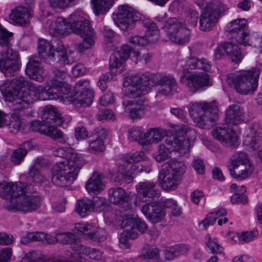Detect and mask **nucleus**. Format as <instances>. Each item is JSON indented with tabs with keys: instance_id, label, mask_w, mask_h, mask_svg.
Instances as JSON below:
<instances>
[{
	"instance_id": "obj_19",
	"label": "nucleus",
	"mask_w": 262,
	"mask_h": 262,
	"mask_svg": "<svg viewBox=\"0 0 262 262\" xmlns=\"http://www.w3.org/2000/svg\"><path fill=\"white\" fill-rule=\"evenodd\" d=\"M157 94L168 96L178 92V85L175 78L171 75L161 77L157 83Z\"/></svg>"
},
{
	"instance_id": "obj_27",
	"label": "nucleus",
	"mask_w": 262,
	"mask_h": 262,
	"mask_svg": "<svg viewBox=\"0 0 262 262\" xmlns=\"http://www.w3.org/2000/svg\"><path fill=\"white\" fill-rule=\"evenodd\" d=\"M102 174L98 172H94L88 180L85 185V188L89 193L98 194L105 187L102 182Z\"/></svg>"
},
{
	"instance_id": "obj_4",
	"label": "nucleus",
	"mask_w": 262,
	"mask_h": 262,
	"mask_svg": "<svg viewBox=\"0 0 262 262\" xmlns=\"http://www.w3.org/2000/svg\"><path fill=\"white\" fill-rule=\"evenodd\" d=\"M196 137L195 130L187 125L179 127L176 136H167L164 142L161 143L153 157L158 162L168 159L172 151L184 154L189 151L190 140Z\"/></svg>"
},
{
	"instance_id": "obj_38",
	"label": "nucleus",
	"mask_w": 262,
	"mask_h": 262,
	"mask_svg": "<svg viewBox=\"0 0 262 262\" xmlns=\"http://www.w3.org/2000/svg\"><path fill=\"white\" fill-rule=\"evenodd\" d=\"M114 0H92L93 9L96 15L106 13L113 6Z\"/></svg>"
},
{
	"instance_id": "obj_63",
	"label": "nucleus",
	"mask_w": 262,
	"mask_h": 262,
	"mask_svg": "<svg viewBox=\"0 0 262 262\" xmlns=\"http://www.w3.org/2000/svg\"><path fill=\"white\" fill-rule=\"evenodd\" d=\"M128 40L132 44L140 46H146L148 43V40L144 36L133 35L129 38Z\"/></svg>"
},
{
	"instance_id": "obj_10",
	"label": "nucleus",
	"mask_w": 262,
	"mask_h": 262,
	"mask_svg": "<svg viewBox=\"0 0 262 262\" xmlns=\"http://www.w3.org/2000/svg\"><path fill=\"white\" fill-rule=\"evenodd\" d=\"M203 11L200 18V29L203 31L211 30L216 25L221 15L224 14L228 8L220 2L214 1L204 4H198Z\"/></svg>"
},
{
	"instance_id": "obj_5",
	"label": "nucleus",
	"mask_w": 262,
	"mask_h": 262,
	"mask_svg": "<svg viewBox=\"0 0 262 262\" xmlns=\"http://www.w3.org/2000/svg\"><path fill=\"white\" fill-rule=\"evenodd\" d=\"M178 66L184 69L180 77V82L185 85L188 90L193 93L209 85L210 77L205 72L192 73L185 71L187 69H199L208 71L211 68V65L206 59H198L191 57L186 61L181 60Z\"/></svg>"
},
{
	"instance_id": "obj_29",
	"label": "nucleus",
	"mask_w": 262,
	"mask_h": 262,
	"mask_svg": "<svg viewBox=\"0 0 262 262\" xmlns=\"http://www.w3.org/2000/svg\"><path fill=\"white\" fill-rule=\"evenodd\" d=\"M25 72L26 74L32 79L38 82L43 80V77L41 75V69L39 66L38 59H30L27 64Z\"/></svg>"
},
{
	"instance_id": "obj_59",
	"label": "nucleus",
	"mask_w": 262,
	"mask_h": 262,
	"mask_svg": "<svg viewBox=\"0 0 262 262\" xmlns=\"http://www.w3.org/2000/svg\"><path fill=\"white\" fill-rule=\"evenodd\" d=\"M28 177L32 182L36 183H42L46 180V177L41 174L40 170L30 169Z\"/></svg>"
},
{
	"instance_id": "obj_57",
	"label": "nucleus",
	"mask_w": 262,
	"mask_h": 262,
	"mask_svg": "<svg viewBox=\"0 0 262 262\" xmlns=\"http://www.w3.org/2000/svg\"><path fill=\"white\" fill-rule=\"evenodd\" d=\"M48 123L44 120L40 121L38 120L34 121L31 123L30 129L33 132H39L45 134Z\"/></svg>"
},
{
	"instance_id": "obj_51",
	"label": "nucleus",
	"mask_w": 262,
	"mask_h": 262,
	"mask_svg": "<svg viewBox=\"0 0 262 262\" xmlns=\"http://www.w3.org/2000/svg\"><path fill=\"white\" fill-rule=\"evenodd\" d=\"M11 85L12 86H15L16 88H14L13 89H11L10 88H7L5 89L4 92L3 93V95L4 96V94L6 91L7 90H10V91H13L14 90H17L18 91H21L19 90L20 88H25L26 86L29 87L30 83L23 76L17 77L11 80Z\"/></svg>"
},
{
	"instance_id": "obj_6",
	"label": "nucleus",
	"mask_w": 262,
	"mask_h": 262,
	"mask_svg": "<svg viewBox=\"0 0 262 262\" xmlns=\"http://www.w3.org/2000/svg\"><path fill=\"white\" fill-rule=\"evenodd\" d=\"M56 94H51V85L31 86L25 91L7 90L4 94L6 101L11 102L12 107L14 110H21L36 100H53Z\"/></svg>"
},
{
	"instance_id": "obj_60",
	"label": "nucleus",
	"mask_w": 262,
	"mask_h": 262,
	"mask_svg": "<svg viewBox=\"0 0 262 262\" xmlns=\"http://www.w3.org/2000/svg\"><path fill=\"white\" fill-rule=\"evenodd\" d=\"M104 149V142L102 139L97 138L96 139L90 142L89 143V150L90 152L102 151Z\"/></svg>"
},
{
	"instance_id": "obj_11",
	"label": "nucleus",
	"mask_w": 262,
	"mask_h": 262,
	"mask_svg": "<svg viewBox=\"0 0 262 262\" xmlns=\"http://www.w3.org/2000/svg\"><path fill=\"white\" fill-rule=\"evenodd\" d=\"M259 72L258 69L252 68L229 77L228 81L237 93L243 95L252 94L257 89Z\"/></svg>"
},
{
	"instance_id": "obj_21",
	"label": "nucleus",
	"mask_w": 262,
	"mask_h": 262,
	"mask_svg": "<svg viewBox=\"0 0 262 262\" xmlns=\"http://www.w3.org/2000/svg\"><path fill=\"white\" fill-rule=\"evenodd\" d=\"M244 108L237 103L228 106L225 111V121L227 125H236L244 122Z\"/></svg>"
},
{
	"instance_id": "obj_55",
	"label": "nucleus",
	"mask_w": 262,
	"mask_h": 262,
	"mask_svg": "<svg viewBox=\"0 0 262 262\" xmlns=\"http://www.w3.org/2000/svg\"><path fill=\"white\" fill-rule=\"evenodd\" d=\"M234 159L231 161L229 165H234V162L236 165L250 164L247 155L243 151L237 152L234 155Z\"/></svg>"
},
{
	"instance_id": "obj_31",
	"label": "nucleus",
	"mask_w": 262,
	"mask_h": 262,
	"mask_svg": "<svg viewBox=\"0 0 262 262\" xmlns=\"http://www.w3.org/2000/svg\"><path fill=\"white\" fill-rule=\"evenodd\" d=\"M108 201L114 205H122L127 199V193L121 187H112L108 190Z\"/></svg>"
},
{
	"instance_id": "obj_26",
	"label": "nucleus",
	"mask_w": 262,
	"mask_h": 262,
	"mask_svg": "<svg viewBox=\"0 0 262 262\" xmlns=\"http://www.w3.org/2000/svg\"><path fill=\"white\" fill-rule=\"evenodd\" d=\"M9 17L16 24L25 26L29 23L30 13L27 8L24 6H19L12 11Z\"/></svg>"
},
{
	"instance_id": "obj_45",
	"label": "nucleus",
	"mask_w": 262,
	"mask_h": 262,
	"mask_svg": "<svg viewBox=\"0 0 262 262\" xmlns=\"http://www.w3.org/2000/svg\"><path fill=\"white\" fill-rule=\"evenodd\" d=\"M168 167L166 170L170 172H173L181 177V175L185 172V166L183 162L175 160H171L166 163Z\"/></svg>"
},
{
	"instance_id": "obj_52",
	"label": "nucleus",
	"mask_w": 262,
	"mask_h": 262,
	"mask_svg": "<svg viewBox=\"0 0 262 262\" xmlns=\"http://www.w3.org/2000/svg\"><path fill=\"white\" fill-rule=\"evenodd\" d=\"M125 61L121 57H120L118 53L113 52L110 59V68L111 70L113 72L115 69L123 67Z\"/></svg>"
},
{
	"instance_id": "obj_30",
	"label": "nucleus",
	"mask_w": 262,
	"mask_h": 262,
	"mask_svg": "<svg viewBox=\"0 0 262 262\" xmlns=\"http://www.w3.org/2000/svg\"><path fill=\"white\" fill-rule=\"evenodd\" d=\"M32 145L29 141L25 142L22 146L15 149L12 152L10 160L14 165H19L24 161L25 157L27 154V148L31 149Z\"/></svg>"
},
{
	"instance_id": "obj_18",
	"label": "nucleus",
	"mask_w": 262,
	"mask_h": 262,
	"mask_svg": "<svg viewBox=\"0 0 262 262\" xmlns=\"http://www.w3.org/2000/svg\"><path fill=\"white\" fill-rule=\"evenodd\" d=\"M213 138L226 146H235L237 142V138L232 128L226 124L216 127L212 131Z\"/></svg>"
},
{
	"instance_id": "obj_61",
	"label": "nucleus",
	"mask_w": 262,
	"mask_h": 262,
	"mask_svg": "<svg viewBox=\"0 0 262 262\" xmlns=\"http://www.w3.org/2000/svg\"><path fill=\"white\" fill-rule=\"evenodd\" d=\"M199 17H200L198 12L189 9L187 12L186 20L188 24L191 26L195 27L197 25Z\"/></svg>"
},
{
	"instance_id": "obj_15",
	"label": "nucleus",
	"mask_w": 262,
	"mask_h": 262,
	"mask_svg": "<svg viewBox=\"0 0 262 262\" xmlns=\"http://www.w3.org/2000/svg\"><path fill=\"white\" fill-rule=\"evenodd\" d=\"M74 98H71V102L75 104H80L83 106L90 105L93 101L94 92L91 89L89 80H79L75 84Z\"/></svg>"
},
{
	"instance_id": "obj_54",
	"label": "nucleus",
	"mask_w": 262,
	"mask_h": 262,
	"mask_svg": "<svg viewBox=\"0 0 262 262\" xmlns=\"http://www.w3.org/2000/svg\"><path fill=\"white\" fill-rule=\"evenodd\" d=\"M58 242L65 244H72L76 242L77 237L72 233L67 232L57 234Z\"/></svg>"
},
{
	"instance_id": "obj_32",
	"label": "nucleus",
	"mask_w": 262,
	"mask_h": 262,
	"mask_svg": "<svg viewBox=\"0 0 262 262\" xmlns=\"http://www.w3.org/2000/svg\"><path fill=\"white\" fill-rule=\"evenodd\" d=\"M186 26V22L182 18H170L168 19L164 28L167 32V36L170 37L180 30V28Z\"/></svg>"
},
{
	"instance_id": "obj_64",
	"label": "nucleus",
	"mask_w": 262,
	"mask_h": 262,
	"mask_svg": "<svg viewBox=\"0 0 262 262\" xmlns=\"http://www.w3.org/2000/svg\"><path fill=\"white\" fill-rule=\"evenodd\" d=\"M98 119L100 121L103 120H113L115 118L113 112L106 108H99L98 114Z\"/></svg>"
},
{
	"instance_id": "obj_42",
	"label": "nucleus",
	"mask_w": 262,
	"mask_h": 262,
	"mask_svg": "<svg viewBox=\"0 0 262 262\" xmlns=\"http://www.w3.org/2000/svg\"><path fill=\"white\" fill-rule=\"evenodd\" d=\"M190 249L188 245L182 244L176 245L170 248L169 250L165 251L166 258L168 260H171L174 258L179 257L180 255L186 253Z\"/></svg>"
},
{
	"instance_id": "obj_23",
	"label": "nucleus",
	"mask_w": 262,
	"mask_h": 262,
	"mask_svg": "<svg viewBox=\"0 0 262 262\" xmlns=\"http://www.w3.org/2000/svg\"><path fill=\"white\" fill-rule=\"evenodd\" d=\"M51 94H56L55 98L53 100L62 99L63 95H65V98H67L68 101L71 98H74L75 93L71 92V86L69 84L59 81L56 79H52L51 81Z\"/></svg>"
},
{
	"instance_id": "obj_49",
	"label": "nucleus",
	"mask_w": 262,
	"mask_h": 262,
	"mask_svg": "<svg viewBox=\"0 0 262 262\" xmlns=\"http://www.w3.org/2000/svg\"><path fill=\"white\" fill-rule=\"evenodd\" d=\"M97 227L89 224H76L75 229L79 232L88 236L90 239L94 234Z\"/></svg>"
},
{
	"instance_id": "obj_17",
	"label": "nucleus",
	"mask_w": 262,
	"mask_h": 262,
	"mask_svg": "<svg viewBox=\"0 0 262 262\" xmlns=\"http://www.w3.org/2000/svg\"><path fill=\"white\" fill-rule=\"evenodd\" d=\"M137 200L142 203H149L159 198L160 192L156 189V184L150 181L141 182L136 186Z\"/></svg>"
},
{
	"instance_id": "obj_43",
	"label": "nucleus",
	"mask_w": 262,
	"mask_h": 262,
	"mask_svg": "<svg viewBox=\"0 0 262 262\" xmlns=\"http://www.w3.org/2000/svg\"><path fill=\"white\" fill-rule=\"evenodd\" d=\"M138 236V233L133 229H126L121 232L119 236V242L122 248L127 249L130 247L128 242L129 239H135Z\"/></svg>"
},
{
	"instance_id": "obj_33",
	"label": "nucleus",
	"mask_w": 262,
	"mask_h": 262,
	"mask_svg": "<svg viewBox=\"0 0 262 262\" xmlns=\"http://www.w3.org/2000/svg\"><path fill=\"white\" fill-rule=\"evenodd\" d=\"M142 24L147 29L144 37L147 38L148 42L157 41L159 39V31L156 24L149 19L143 20Z\"/></svg>"
},
{
	"instance_id": "obj_35",
	"label": "nucleus",
	"mask_w": 262,
	"mask_h": 262,
	"mask_svg": "<svg viewBox=\"0 0 262 262\" xmlns=\"http://www.w3.org/2000/svg\"><path fill=\"white\" fill-rule=\"evenodd\" d=\"M125 225L130 226L129 229H133L134 231L138 230L141 233H144L147 231V226L145 223L140 219L137 215H132L131 216H128L125 220Z\"/></svg>"
},
{
	"instance_id": "obj_39",
	"label": "nucleus",
	"mask_w": 262,
	"mask_h": 262,
	"mask_svg": "<svg viewBox=\"0 0 262 262\" xmlns=\"http://www.w3.org/2000/svg\"><path fill=\"white\" fill-rule=\"evenodd\" d=\"M165 129L162 128H151L146 133V145L157 143L161 141L166 136Z\"/></svg>"
},
{
	"instance_id": "obj_1",
	"label": "nucleus",
	"mask_w": 262,
	"mask_h": 262,
	"mask_svg": "<svg viewBox=\"0 0 262 262\" xmlns=\"http://www.w3.org/2000/svg\"><path fill=\"white\" fill-rule=\"evenodd\" d=\"M68 27L74 32L79 34L83 38L82 42L76 45L79 53H83L94 45L95 33L89 20L83 17L80 12H74L70 15L68 21L59 17L51 23L49 32L53 36H60L68 32Z\"/></svg>"
},
{
	"instance_id": "obj_20",
	"label": "nucleus",
	"mask_w": 262,
	"mask_h": 262,
	"mask_svg": "<svg viewBox=\"0 0 262 262\" xmlns=\"http://www.w3.org/2000/svg\"><path fill=\"white\" fill-rule=\"evenodd\" d=\"M124 111L128 113L132 119H139L143 117L147 110V106L144 103L142 99L133 101H126L123 102Z\"/></svg>"
},
{
	"instance_id": "obj_13",
	"label": "nucleus",
	"mask_w": 262,
	"mask_h": 262,
	"mask_svg": "<svg viewBox=\"0 0 262 262\" xmlns=\"http://www.w3.org/2000/svg\"><path fill=\"white\" fill-rule=\"evenodd\" d=\"M140 19V14L126 5L119 6L118 12L113 14V19L116 24L124 31L133 29L136 22Z\"/></svg>"
},
{
	"instance_id": "obj_16",
	"label": "nucleus",
	"mask_w": 262,
	"mask_h": 262,
	"mask_svg": "<svg viewBox=\"0 0 262 262\" xmlns=\"http://www.w3.org/2000/svg\"><path fill=\"white\" fill-rule=\"evenodd\" d=\"M160 201H152L144 204L141 211L146 217L152 223H157L162 221L166 215V210L163 207Z\"/></svg>"
},
{
	"instance_id": "obj_25",
	"label": "nucleus",
	"mask_w": 262,
	"mask_h": 262,
	"mask_svg": "<svg viewBox=\"0 0 262 262\" xmlns=\"http://www.w3.org/2000/svg\"><path fill=\"white\" fill-rule=\"evenodd\" d=\"M251 136L247 137L245 143L252 150H255L259 146V142L262 141V123H253L251 127Z\"/></svg>"
},
{
	"instance_id": "obj_56",
	"label": "nucleus",
	"mask_w": 262,
	"mask_h": 262,
	"mask_svg": "<svg viewBox=\"0 0 262 262\" xmlns=\"http://www.w3.org/2000/svg\"><path fill=\"white\" fill-rule=\"evenodd\" d=\"M43 236L45 235L42 232L29 233L21 238L20 243L26 244L32 241H37L38 239H42Z\"/></svg>"
},
{
	"instance_id": "obj_41",
	"label": "nucleus",
	"mask_w": 262,
	"mask_h": 262,
	"mask_svg": "<svg viewBox=\"0 0 262 262\" xmlns=\"http://www.w3.org/2000/svg\"><path fill=\"white\" fill-rule=\"evenodd\" d=\"M9 132L13 134L18 133L23 127V121L20 117L13 114L11 116L9 115V119L6 124Z\"/></svg>"
},
{
	"instance_id": "obj_28",
	"label": "nucleus",
	"mask_w": 262,
	"mask_h": 262,
	"mask_svg": "<svg viewBox=\"0 0 262 262\" xmlns=\"http://www.w3.org/2000/svg\"><path fill=\"white\" fill-rule=\"evenodd\" d=\"M42 118L48 124L55 123L60 125L63 122L62 118L56 108L52 105H47L43 108Z\"/></svg>"
},
{
	"instance_id": "obj_37",
	"label": "nucleus",
	"mask_w": 262,
	"mask_h": 262,
	"mask_svg": "<svg viewBox=\"0 0 262 262\" xmlns=\"http://www.w3.org/2000/svg\"><path fill=\"white\" fill-rule=\"evenodd\" d=\"M94 206V203L92 200L83 198L78 201L76 210L81 217H84L91 212Z\"/></svg>"
},
{
	"instance_id": "obj_9",
	"label": "nucleus",
	"mask_w": 262,
	"mask_h": 262,
	"mask_svg": "<svg viewBox=\"0 0 262 262\" xmlns=\"http://www.w3.org/2000/svg\"><path fill=\"white\" fill-rule=\"evenodd\" d=\"M38 53L40 59L50 63L55 61L60 66H64L70 63L67 52L62 45L55 48L52 43L43 38L38 40Z\"/></svg>"
},
{
	"instance_id": "obj_40",
	"label": "nucleus",
	"mask_w": 262,
	"mask_h": 262,
	"mask_svg": "<svg viewBox=\"0 0 262 262\" xmlns=\"http://www.w3.org/2000/svg\"><path fill=\"white\" fill-rule=\"evenodd\" d=\"M190 31L185 27L180 28V30L174 34L169 37V39L179 45H184L187 43L190 39Z\"/></svg>"
},
{
	"instance_id": "obj_3",
	"label": "nucleus",
	"mask_w": 262,
	"mask_h": 262,
	"mask_svg": "<svg viewBox=\"0 0 262 262\" xmlns=\"http://www.w3.org/2000/svg\"><path fill=\"white\" fill-rule=\"evenodd\" d=\"M53 155L66 160L54 165L52 171V182L60 187L70 186L77 179L84 164L83 157L72 149L66 150L63 148L54 150Z\"/></svg>"
},
{
	"instance_id": "obj_34",
	"label": "nucleus",
	"mask_w": 262,
	"mask_h": 262,
	"mask_svg": "<svg viewBox=\"0 0 262 262\" xmlns=\"http://www.w3.org/2000/svg\"><path fill=\"white\" fill-rule=\"evenodd\" d=\"M227 211L224 208H220L216 212L209 213L206 217L199 223V227L202 230H206L208 226L212 225L217 219L227 214Z\"/></svg>"
},
{
	"instance_id": "obj_62",
	"label": "nucleus",
	"mask_w": 262,
	"mask_h": 262,
	"mask_svg": "<svg viewBox=\"0 0 262 262\" xmlns=\"http://www.w3.org/2000/svg\"><path fill=\"white\" fill-rule=\"evenodd\" d=\"M45 134L54 139H59L62 137V133L60 130H58L52 124L48 125Z\"/></svg>"
},
{
	"instance_id": "obj_44",
	"label": "nucleus",
	"mask_w": 262,
	"mask_h": 262,
	"mask_svg": "<svg viewBox=\"0 0 262 262\" xmlns=\"http://www.w3.org/2000/svg\"><path fill=\"white\" fill-rule=\"evenodd\" d=\"M159 252L156 246L146 245L143 248L140 256L145 259H157L159 256Z\"/></svg>"
},
{
	"instance_id": "obj_8",
	"label": "nucleus",
	"mask_w": 262,
	"mask_h": 262,
	"mask_svg": "<svg viewBox=\"0 0 262 262\" xmlns=\"http://www.w3.org/2000/svg\"><path fill=\"white\" fill-rule=\"evenodd\" d=\"M188 108L191 117L199 127L209 129L216 124L219 110L215 101L191 102Z\"/></svg>"
},
{
	"instance_id": "obj_7",
	"label": "nucleus",
	"mask_w": 262,
	"mask_h": 262,
	"mask_svg": "<svg viewBox=\"0 0 262 262\" xmlns=\"http://www.w3.org/2000/svg\"><path fill=\"white\" fill-rule=\"evenodd\" d=\"M13 34L0 24V46L4 48L0 52V70L6 76H10L20 68L18 53L11 48Z\"/></svg>"
},
{
	"instance_id": "obj_47",
	"label": "nucleus",
	"mask_w": 262,
	"mask_h": 262,
	"mask_svg": "<svg viewBox=\"0 0 262 262\" xmlns=\"http://www.w3.org/2000/svg\"><path fill=\"white\" fill-rule=\"evenodd\" d=\"M76 0H48L50 7L55 10H64L72 6Z\"/></svg>"
},
{
	"instance_id": "obj_50",
	"label": "nucleus",
	"mask_w": 262,
	"mask_h": 262,
	"mask_svg": "<svg viewBox=\"0 0 262 262\" xmlns=\"http://www.w3.org/2000/svg\"><path fill=\"white\" fill-rule=\"evenodd\" d=\"M102 32L104 37V42L107 45V49L111 50L114 47L113 41L115 33L106 26L103 27Z\"/></svg>"
},
{
	"instance_id": "obj_12",
	"label": "nucleus",
	"mask_w": 262,
	"mask_h": 262,
	"mask_svg": "<svg viewBox=\"0 0 262 262\" xmlns=\"http://www.w3.org/2000/svg\"><path fill=\"white\" fill-rule=\"evenodd\" d=\"M155 84L154 80L147 75H131L124 81L123 92L127 97H137L147 93Z\"/></svg>"
},
{
	"instance_id": "obj_14",
	"label": "nucleus",
	"mask_w": 262,
	"mask_h": 262,
	"mask_svg": "<svg viewBox=\"0 0 262 262\" xmlns=\"http://www.w3.org/2000/svg\"><path fill=\"white\" fill-rule=\"evenodd\" d=\"M226 28L232 40L244 46L249 45L250 31L246 19H235L227 25Z\"/></svg>"
},
{
	"instance_id": "obj_58",
	"label": "nucleus",
	"mask_w": 262,
	"mask_h": 262,
	"mask_svg": "<svg viewBox=\"0 0 262 262\" xmlns=\"http://www.w3.org/2000/svg\"><path fill=\"white\" fill-rule=\"evenodd\" d=\"M246 192V188L244 186H242L240 191L235 193L231 197V201L232 203H242L245 204L247 202V197L244 194Z\"/></svg>"
},
{
	"instance_id": "obj_53",
	"label": "nucleus",
	"mask_w": 262,
	"mask_h": 262,
	"mask_svg": "<svg viewBox=\"0 0 262 262\" xmlns=\"http://www.w3.org/2000/svg\"><path fill=\"white\" fill-rule=\"evenodd\" d=\"M125 161L127 163L140 162L146 159L145 154L143 151H136L125 156Z\"/></svg>"
},
{
	"instance_id": "obj_24",
	"label": "nucleus",
	"mask_w": 262,
	"mask_h": 262,
	"mask_svg": "<svg viewBox=\"0 0 262 262\" xmlns=\"http://www.w3.org/2000/svg\"><path fill=\"white\" fill-rule=\"evenodd\" d=\"M228 165V168L232 177L238 180H244L251 176L254 167L251 164Z\"/></svg>"
},
{
	"instance_id": "obj_46",
	"label": "nucleus",
	"mask_w": 262,
	"mask_h": 262,
	"mask_svg": "<svg viewBox=\"0 0 262 262\" xmlns=\"http://www.w3.org/2000/svg\"><path fill=\"white\" fill-rule=\"evenodd\" d=\"M128 139L138 141L140 144L146 145V133H144L139 128H133L128 130Z\"/></svg>"
},
{
	"instance_id": "obj_36",
	"label": "nucleus",
	"mask_w": 262,
	"mask_h": 262,
	"mask_svg": "<svg viewBox=\"0 0 262 262\" xmlns=\"http://www.w3.org/2000/svg\"><path fill=\"white\" fill-rule=\"evenodd\" d=\"M226 54L235 63L241 62L244 57L238 46L231 42H226Z\"/></svg>"
},
{
	"instance_id": "obj_48",
	"label": "nucleus",
	"mask_w": 262,
	"mask_h": 262,
	"mask_svg": "<svg viewBox=\"0 0 262 262\" xmlns=\"http://www.w3.org/2000/svg\"><path fill=\"white\" fill-rule=\"evenodd\" d=\"M206 245L213 254H221L223 252V248L219 245L217 239L209 234L206 236Z\"/></svg>"
},
{
	"instance_id": "obj_2",
	"label": "nucleus",
	"mask_w": 262,
	"mask_h": 262,
	"mask_svg": "<svg viewBox=\"0 0 262 262\" xmlns=\"http://www.w3.org/2000/svg\"><path fill=\"white\" fill-rule=\"evenodd\" d=\"M0 196L8 200L3 205L8 211L30 213L37 210L41 205V199L38 195L24 194L25 185L18 182L15 183L0 182Z\"/></svg>"
},
{
	"instance_id": "obj_22",
	"label": "nucleus",
	"mask_w": 262,
	"mask_h": 262,
	"mask_svg": "<svg viewBox=\"0 0 262 262\" xmlns=\"http://www.w3.org/2000/svg\"><path fill=\"white\" fill-rule=\"evenodd\" d=\"M181 177L163 168L159 172L158 180L162 188L166 191L175 190L179 185Z\"/></svg>"
}]
</instances>
